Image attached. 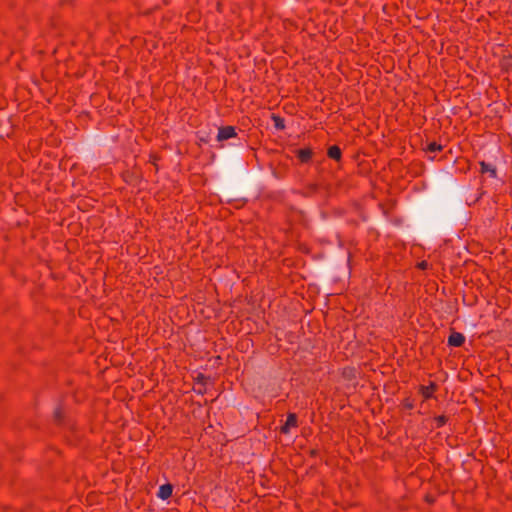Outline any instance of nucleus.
Wrapping results in <instances>:
<instances>
[{
	"instance_id": "1",
	"label": "nucleus",
	"mask_w": 512,
	"mask_h": 512,
	"mask_svg": "<svg viewBox=\"0 0 512 512\" xmlns=\"http://www.w3.org/2000/svg\"><path fill=\"white\" fill-rule=\"evenodd\" d=\"M446 188L449 196L432 200L411 213V222L419 231L428 235L445 234L464 218V189L453 180L446 182Z\"/></svg>"
},
{
	"instance_id": "2",
	"label": "nucleus",
	"mask_w": 512,
	"mask_h": 512,
	"mask_svg": "<svg viewBox=\"0 0 512 512\" xmlns=\"http://www.w3.org/2000/svg\"><path fill=\"white\" fill-rule=\"evenodd\" d=\"M218 192L226 199V203L233 205L235 209H242L248 202V199L244 197L233 198V195H242L248 193V188H237L233 185L226 184L219 188Z\"/></svg>"
},
{
	"instance_id": "3",
	"label": "nucleus",
	"mask_w": 512,
	"mask_h": 512,
	"mask_svg": "<svg viewBox=\"0 0 512 512\" xmlns=\"http://www.w3.org/2000/svg\"><path fill=\"white\" fill-rule=\"evenodd\" d=\"M238 135L237 127L232 125L221 126L218 128L216 140L218 142H224L232 138H236Z\"/></svg>"
},
{
	"instance_id": "4",
	"label": "nucleus",
	"mask_w": 512,
	"mask_h": 512,
	"mask_svg": "<svg viewBox=\"0 0 512 512\" xmlns=\"http://www.w3.org/2000/svg\"><path fill=\"white\" fill-rule=\"evenodd\" d=\"M294 154L300 164H309L313 159L314 151L311 147H304L296 149Z\"/></svg>"
},
{
	"instance_id": "5",
	"label": "nucleus",
	"mask_w": 512,
	"mask_h": 512,
	"mask_svg": "<svg viewBox=\"0 0 512 512\" xmlns=\"http://www.w3.org/2000/svg\"><path fill=\"white\" fill-rule=\"evenodd\" d=\"M439 386L436 382L430 381L429 385H420L418 393L423 397V401H427L434 397V393L438 390Z\"/></svg>"
},
{
	"instance_id": "6",
	"label": "nucleus",
	"mask_w": 512,
	"mask_h": 512,
	"mask_svg": "<svg viewBox=\"0 0 512 512\" xmlns=\"http://www.w3.org/2000/svg\"><path fill=\"white\" fill-rule=\"evenodd\" d=\"M122 179L125 183L132 186H138L142 181L141 173L135 170L122 172Z\"/></svg>"
},
{
	"instance_id": "7",
	"label": "nucleus",
	"mask_w": 512,
	"mask_h": 512,
	"mask_svg": "<svg viewBox=\"0 0 512 512\" xmlns=\"http://www.w3.org/2000/svg\"><path fill=\"white\" fill-rule=\"evenodd\" d=\"M292 427H298V416L294 412H288L285 423L280 426V433L288 434Z\"/></svg>"
},
{
	"instance_id": "8",
	"label": "nucleus",
	"mask_w": 512,
	"mask_h": 512,
	"mask_svg": "<svg viewBox=\"0 0 512 512\" xmlns=\"http://www.w3.org/2000/svg\"><path fill=\"white\" fill-rule=\"evenodd\" d=\"M53 423L56 426H63L66 422V412L64 409V405L62 402H60L53 411Z\"/></svg>"
},
{
	"instance_id": "9",
	"label": "nucleus",
	"mask_w": 512,
	"mask_h": 512,
	"mask_svg": "<svg viewBox=\"0 0 512 512\" xmlns=\"http://www.w3.org/2000/svg\"><path fill=\"white\" fill-rule=\"evenodd\" d=\"M465 343V336L451 329L450 335L448 336L447 345L449 347H461Z\"/></svg>"
},
{
	"instance_id": "10",
	"label": "nucleus",
	"mask_w": 512,
	"mask_h": 512,
	"mask_svg": "<svg viewBox=\"0 0 512 512\" xmlns=\"http://www.w3.org/2000/svg\"><path fill=\"white\" fill-rule=\"evenodd\" d=\"M359 374V369L354 366H346L340 370L341 377L348 382L355 381Z\"/></svg>"
},
{
	"instance_id": "11",
	"label": "nucleus",
	"mask_w": 512,
	"mask_h": 512,
	"mask_svg": "<svg viewBox=\"0 0 512 512\" xmlns=\"http://www.w3.org/2000/svg\"><path fill=\"white\" fill-rule=\"evenodd\" d=\"M327 157L331 160H334L338 164L342 162V149L339 145H331L327 148L326 151Z\"/></svg>"
},
{
	"instance_id": "12",
	"label": "nucleus",
	"mask_w": 512,
	"mask_h": 512,
	"mask_svg": "<svg viewBox=\"0 0 512 512\" xmlns=\"http://www.w3.org/2000/svg\"><path fill=\"white\" fill-rule=\"evenodd\" d=\"M479 166H480L479 172L482 175L488 173L490 178H492V179L497 178V168H496V166H494V165H492L490 163H487V162H485L483 160L479 162Z\"/></svg>"
},
{
	"instance_id": "13",
	"label": "nucleus",
	"mask_w": 512,
	"mask_h": 512,
	"mask_svg": "<svg viewBox=\"0 0 512 512\" xmlns=\"http://www.w3.org/2000/svg\"><path fill=\"white\" fill-rule=\"evenodd\" d=\"M173 489L174 487L171 483H165L159 487L157 497L161 500H168L172 497Z\"/></svg>"
},
{
	"instance_id": "14",
	"label": "nucleus",
	"mask_w": 512,
	"mask_h": 512,
	"mask_svg": "<svg viewBox=\"0 0 512 512\" xmlns=\"http://www.w3.org/2000/svg\"><path fill=\"white\" fill-rule=\"evenodd\" d=\"M271 120L273 121L274 123V128L277 130V131H283L285 128H286V125H285V120L283 117H281L280 115L276 114V113H272L271 116H270Z\"/></svg>"
},
{
	"instance_id": "15",
	"label": "nucleus",
	"mask_w": 512,
	"mask_h": 512,
	"mask_svg": "<svg viewBox=\"0 0 512 512\" xmlns=\"http://www.w3.org/2000/svg\"><path fill=\"white\" fill-rule=\"evenodd\" d=\"M500 68L504 72H509L512 70V55H504L500 59Z\"/></svg>"
},
{
	"instance_id": "16",
	"label": "nucleus",
	"mask_w": 512,
	"mask_h": 512,
	"mask_svg": "<svg viewBox=\"0 0 512 512\" xmlns=\"http://www.w3.org/2000/svg\"><path fill=\"white\" fill-rule=\"evenodd\" d=\"M444 149V145L440 144V143H437L436 141H432L430 143H428L426 145L425 148H423V150L425 152H441L442 150Z\"/></svg>"
},
{
	"instance_id": "17",
	"label": "nucleus",
	"mask_w": 512,
	"mask_h": 512,
	"mask_svg": "<svg viewBox=\"0 0 512 512\" xmlns=\"http://www.w3.org/2000/svg\"><path fill=\"white\" fill-rule=\"evenodd\" d=\"M433 421L435 423V428L439 429L447 424V422L449 421V417L442 414V415L435 416L433 418Z\"/></svg>"
},
{
	"instance_id": "18",
	"label": "nucleus",
	"mask_w": 512,
	"mask_h": 512,
	"mask_svg": "<svg viewBox=\"0 0 512 512\" xmlns=\"http://www.w3.org/2000/svg\"><path fill=\"white\" fill-rule=\"evenodd\" d=\"M401 407L407 410H412L414 408V398H412L411 396L405 397L401 401Z\"/></svg>"
},
{
	"instance_id": "19",
	"label": "nucleus",
	"mask_w": 512,
	"mask_h": 512,
	"mask_svg": "<svg viewBox=\"0 0 512 512\" xmlns=\"http://www.w3.org/2000/svg\"><path fill=\"white\" fill-rule=\"evenodd\" d=\"M209 380L210 377L204 375L203 373H198V375L194 378L195 383L199 384L200 386H206Z\"/></svg>"
},
{
	"instance_id": "20",
	"label": "nucleus",
	"mask_w": 512,
	"mask_h": 512,
	"mask_svg": "<svg viewBox=\"0 0 512 512\" xmlns=\"http://www.w3.org/2000/svg\"><path fill=\"white\" fill-rule=\"evenodd\" d=\"M335 266H336L335 262H331V263H328L327 265H325L326 278H333L334 280L337 279L336 277H333V271L335 269Z\"/></svg>"
},
{
	"instance_id": "21",
	"label": "nucleus",
	"mask_w": 512,
	"mask_h": 512,
	"mask_svg": "<svg viewBox=\"0 0 512 512\" xmlns=\"http://www.w3.org/2000/svg\"><path fill=\"white\" fill-rule=\"evenodd\" d=\"M160 160V156L157 154H150L149 162H151L155 166L156 172L159 170V166L157 165V161Z\"/></svg>"
},
{
	"instance_id": "22",
	"label": "nucleus",
	"mask_w": 512,
	"mask_h": 512,
	"mask_svg": "<svg viewBox=\"0 0 512 512\" xmlns=\"http://www.w3.org/2000/svg\"><path fill=\"white\" fill-rule=\"evenodd\" d=\"M424 501L429 505H433L436 502V497L430 493H427L424 496Z\"/></svg>"
},
{
	"instance_id": "23",
	"label": "nucleus",
	"mask_w": 512,
	"mask_h": 512,
	"mask_svg": "<svg viewBox=\"0 0 512 512\" xmlns=\"http://www.w3.org/2000/svg\"><path fill=\"white\" fill-rule=\"evenodd\" d=\"M429 267V263L426 260H422L416 264V268L420 270H426Z\"/></svg>"
},
{
	"instance_id": "24",
	"label": "nucleus",
	"mask_w": 512,
	"mask_h": 512,
	"mask_svg": "<svg viewBox=\"0 0 512 512\" xmlns=\"http://www.w3.org/2000/svg\"><path fill=\"white\" fill-rule=\"evenodd\" d=\"M298 250L302 253L309 254L310 248L306 244H299Z\"/></svg>"
},
{
	"instance_id": "25",
	"label": "nucleus",
	"mask_w": 512,
	"mask_h": 512,
	"mask_svg": "<svg viewBox=\"0 0 512 512\" xmlns=\"http://www.w3.org/2000/svg\"><path fill=\"white\" fill-rule=\"evenodd\" d=\"M231 153L235 157L239 158L241 156V154H242V149H240V148H233V149H231Z\"/></svg>"
},
{
	"instance_id": "26",
	"label": "nucleus",
	"mask_w": 512,
	"mask_h": 512,
	"mask_svg": "<svg viewBox=\"0 0 512 512\" xmlns=\"http://www.w3.org/2000/svg\"><path fill=\"white\" fill-rule=\"evenodd\" d=\"M308 454L310 457L315 458L319 455V450L316 448L310 449Z\"/></svg>"
},
{
	"instance_id": "27",
	"label": "nucleus",
	"mask_w": 512,
	"mask_h": 512,
	"mask_svg": "<svg viewBox=\"0 0 512 512\" xmlns=\"http://www.w3.org/2000/svg\"><path fill=\"white\" fill-rule=\"evenodd\" d=\"M194 391L197 392L198 394L204 395L206 393V386H201L198 389H194Z\"/></svg>"
},
{
	"instance_id": "28",
	"label": "nucleus",
	"mask_w": 512,
	"mask_h": 512,
	"mask_svg": "<svg viewBox=\"0 0 512 512\" xmlns=\"http://www.w3.org/2000/svg\"><path fill=\"white\" fill-rule=\"evenodd\" d=\"M349 261H350V255L348 256L347 264H346V269H347V274H348V275L350 274Z\"/></svg>"
},
{
	"instance_id": "29",
	"label": "nucleus",
	"mask_w": 512,
	"mask_h": 512,
	"mask_svg": "<svg viewBox=\"0 0 512 512\" xmlns=\"http://www.w3.org/2000/svg\"><path fill=\"white\" fill-rule=\"evenodd\" d=\"M342 212H343L342 210H337L338 214H342Z\"/></svg>"
}]
</instances>
